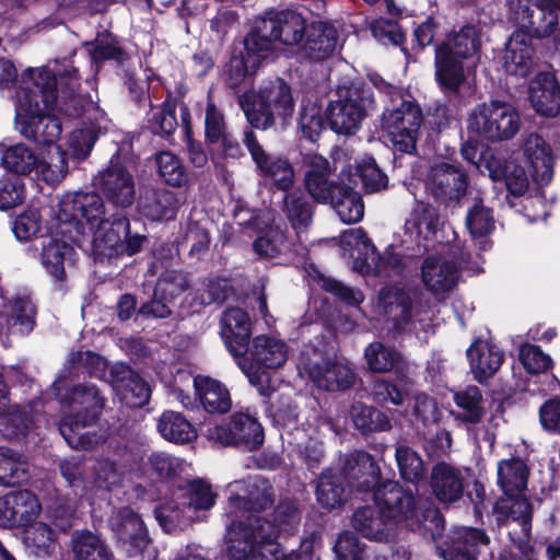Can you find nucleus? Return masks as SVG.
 Segmentation results:
<instances>
[{
  "label": "nucleus",
  "mask_w": 560,
  "mask_h": 560,
  "mask_svg": "<svg viewBox=\"0 0 560 560\" xmlns=\"http://www.w3.org/2000/svg\"><path fill=\"white\" fill-rule=\"evenodd\" d=\"M79 85L78 71L70 59L23 71L12 96L20 132L38 144H56L62 126L49 110L56 108L65 116L78 117L92 106L90 100L77 93Z\"/></svg>",
  "instance_id": "obj_1"
},
{
  "label": "nucleus",
  "mask_w": 560,
  "mask_h": 560,
  "mask_svg": "<svg viewBox=\"0 0 560 560\" xmlns=\"http://www.w3.org/2000/svg\"><path fill=\"white\" fill-rule=\"evenodd\" d=\"M56 233L74 241V233L93 235L95 253L116 249L121 234L128 231V218L117 211L110 213L102 197L95 192H68L59 200L56 213Z\"/></svg>",
  "instance_id": "obj_2"
},
{
  "label": "nucleus",
  "mask_w": 560,
  "mask_h": 560,
  "mask_svg": "<svg viewBox=\"0 0 560 560\" xmlns=\"http://www.w3.org/2000/svg\"><path fill=\"white\" fill-rule=\"evenodd\" d=\"M226 553L231 560H313L314 544L303 540L296 550L287 552L272 540L273 526L261 518L228 517Z\"/></svg>",
  "instance_id": "obj_3"
},
{
  "label": "nucleus",
  "mask_w": 560,
  "mask_h": 560,
  "mask_svg": "<svg viewBox=\"0 0 560 560\" xmlns=\"http://www.w3.org/2000/svg\"><path fill=\"white\" fill-rule=\"evenodd\" d=\"M54 394L61 404L73 406L78 409L75 415L65 417L59 423V432L72 448L91 450L104 441L102 434L86 430L91 428L101 413L105 398L100 390L91 384H80L62 394L66 388V380L59 377L51 385Z\"/></svg>",
  "instance_id": "obj_4"
},
{
  "label": "nucleus",
  "mask_w": 560,
  "mask_h": 560,
  "mask_svg": "<svg viewBox=\"0 0 560 560\" xmlns=\"http://www.w3.org/2000/svg\"><path fill=\"white\" fill-rule=\"evenodd\" d=\"M372 85L388 98L383 113L382 127L387 132L396 150L405 153L416 151L422 112L411 96L400 88L385 81L380 74L369 75Z\"/></svg>",
  "instance_id": "obj_5"
},
{
  "label": "nucleus",
  "mask_w": 560,
  "mask_h": 560,
  "mask_svg": "<svg viewBox=\"0 0 560 560\" xmlns=\"http://www.w3.org/2000/svg\"><path fill=\"white\" fill-rule=\"evenodd\" d=\"M240 105L252 127L268 129L280 122L285 125L294 110V100L290 86L282 80H276L240 96Z\"/></svg>",
  "instance_id": "obj_6"
},
{
  "label": "nucleus",
  "mask_w": 560,
  "mask_h": 560,
  "mask_svg": "<svg viewBox=\"0 0 560 560\" xmlns=\"http://www.w3.org/2000/svg\"><path fill=\"white\" fill-rule=\"evenodd\" d=\"M340 246L345 255L352 258V269L361 275L392 277L401 275L407 268V257L395 253L389 246L382 255L376 253L362 229H351L340 236Z\"/></svg>",
  "instance_id": "obj_7"
},
{
  "label": "nucleus",
  "mask_w": 560,
  "mask_h": 560,
  "mask_svg": "<svg viewBox=\"0 0 560 560\" xmlns=\"http://www.w3.org/2000/svg\"><path fill=\"white\" fill-rule=\"evenodd\" d=\"M305 28L304 18L295 11H269L255 19L253 30L245 37V45L249 51H265L270 56L277 42L284 45L298 44Z\"/></svg>",
  "instance_id": "obj_8"
},
{
  "label": "nucleus",
  "mask_w": 560,
  "mask_h": 560,
  "mask_svg": "<svg viewBox=\"0 0 560 560\" xmlns=\"http://www.w3.org/2000/svg\"><path fill=\"white\" fill-rule=\"evenodd\" d=\"M1 164L12 173L33 175L48 184L60 182L68 173L66 152L55 147L48 152V160L40 159L24 143L7 148L2 152Z\"/></svg>",
  "instance_id": "obj_9"
},
{
  "label": "nucleus",
  "mask_w": 560,
  "mask_h": 560,
  "mask_svg": "<svg viewBox=\"0 0 560 560\" xmlns=\"http://www.w3.org/2000/svg\"><path fill=\"white\" fill-rule=\"evenodd\" d=\"M469 256L470 254L464 249L459 250L458 257L453 252L428 256L420 267L421 282L425 290L438 301L445 300L447 294L457 285L460 269L472 272L480 271L477 261L469 262Z\"/></svg>",
  "instance_id": "obj_10"
},
{
  "label": "nucleus",
  "mask_w": 560,
  "mask_h": 560,
  "mask_svg": "<svg viewBox=\"0 0 560 560\" xmlns=\"http://www.w3.org/2000/svg\"><path fill=\"white\" fill-rule=\"evenodd\" d=\"M374 500L396 529L399 524H405L415 530L420 527L422 518L430 515L438 517V511L434 509H428L422 513L413 493L405 490L397 481H386L380 486L374 492Z\"/></svg>",
  "instance_id": "obj_11"
},
{
  "label": "nucleus",
  "mask_w": 560,
  "mask_h": 560,
  "mask_svg": "<svg viewBox=\"0 0 560 560\" xmlns=\"http://www.w3.org/2000/svg\"><path fill=\"white\" fill-rule=\"evenodd\" d=\"M226 517L259 518L253 512L265 510L273 503L275 491L270 482L259 475L234 480L226 486Z\"/></svg>",
  "instance_id": "obj_12"
},
{
  "label": "nucleus",
  "mask_w": 560,
  "mask_h": 560,
  "mask_svg": "<svg viewBox=\"0 0 560 560\" xmlns=\"http://www.w3.org/2000/svg\"><path fill=\"white\" fill-rule=\"evenodd\" d=\"M521 126L516 108L506 102L491 101L477 106L468 119V129L490 140L513 138Z\"/></svg>",
  "instance_id": "obj_13"
},
{
  "label": "nucleus",
  "mask_w": 560,
  "mask_h": 560,
  "mask_svg": "<svg viewBox=\"0 0 560 560\" xmlns=\"http://www.w3.org/2000/svg\"><path fill=\"white\" fill-rule=\"evenodd\" d=\"M509 12L526 33L560 40V0H509Z\"/></svg>",
  "instance_id": "obj_14"
},
{
  "label": "nucleus",
  "mask_w": 560,
  "mask_h": 560,
  "mask_svg": "<svg viewBox=\"0 0 560 560\" xmlns=\"http://www.w3.org/2000/svg\"><path fill=\"white\" fill-rule=\"evenodd\" d=\"M109 527L118 545L130 558L155 560L156 550L151 544L147 526L142 518L130 508L114 511L109 517Z\"/></svg>",
  "instance_id": "obj_15"
},
{
  "label": "nucleus",
  "mask_w": 560,
  "mask_h": 560,
  "mask_svg": "<svg viewBox=\"0 0 560 560\" xmlns=\"http://www.w3.org/2000/svg\"><path fill=\"white\" fill-rule=\"evenodd\" d=\"M341 98L330 102L327 113L330 128L340 135H353L360 127L368 107L373 104L369 91L350 86Z\"/></svg>",
  "instance_id": "obj_16"
},
{
  "label": "nucleus",
  "mask_w": 560,
  "mask_h": 560,
  "mask_svg": "<svg viewBox=\"0 0 560 560\" xmlns=\"http://www.w3.org/2000/svg\"><path fill=\"white\" fill-rule=\"evenodd\" d=\"M220 334L228 351L234 357L240 369L249 382H255L256 373L253 372V366L247 363L246 357L252 334V322L248 314L238 307L228 308L221 317Z\"/></svg>",
  "instance_id": "obj_17"
},
{
  "label": "nucleus",
  "mask_w": 560,
  "mask_h": 560,
  "mask_svg": "<svg viewBox=\"0 0 560 560\" xmlns=\"http://www.w3.org/2000/svg\"><path fill=\"white\" fill-rule=\"evenodd\" d=\"M207 438L223 446L236 445L254 451L264 443V431L256 418L236 412L229 423L209 427Z\"/></svg>",
  "instance_id": "obj_18"
},
{
  "label": "nucleus",
  "mask_w": 560,
  "mask_h": 560,
  "mask_svg": "<svg viewBox=\"0 0 560 560\" xmlns=\"http://www.w3.org/2000/svg\"><path fill=\"white\" fill-rule=\"evenodd\" d=\"M304 187L310 196L319 203H327L334 200L342 183H346L350 176V170L342 168L334 178L335 168L330 162L322 155L308 154L304 159Z\"/></svg>",
  "instance_id": "obj_19"
},
{
  "label": "nucleus",
  "mask_w": 560,
  "mask_h": 560,
  "mask_svg": "<svg viewBox=\"0 0 560 560\" xmlns=\"http://www.w3.org/2000/svg\"><path fill=\"white\" fill-rule=\"evenodd\" d=\"M298 371L303 378H308L315 386L326 390L347 389L355 380L352 368L343 358L325 359L322 362L305 359L299 363Z\"/></svg>",
  "instance_id": "obj_20"
},
{
  "label": "nucleus",
  "mask_w": 560,
  "mask_h": 560,
  "mask_svg": "<svg viewBox=\"0 0 560 560\" xmlns=\"http://www.w3.org/2000/svg\"><path fill=\"white\" fill-rule=\"evenodd\" d=\"M440 218L436 209L425 202L416 201L405 222V235L415 244L408 257L420 256L433 244Z\"/></svg>",
  "instance_id": "obj_21"
},
{
  "label": "nucleus",
  "mask_w": 560,
  "mask_h": 560,
  "mask_svg": "<svg viewBox=\"0 0 560 560\" xmlns=\"http://www.w3.org/2000/svg\"><path fill=\"white\" fill-rule=\"evenodd\" d=\"M425 187L436 201L448 207L465 196L468 184L463 171L442 162L431 167Z\"/></svg>",
  "instance_id": "obj_22"
},
{
  "label": "nucleus",
  "mask_w": 560,
  "mask_h": 560,
  "mask_svg": "<svg viewBox=\"0 0 560 560\" xmlns=\"http://www.w3.org/2000/svg\"><path fill=\"white\" fill-rule=\"evenodd\" d=\"M249 358L247 363L253 366V372L256 373L255 382H250L255 386H260L268 376L260 372V368L278 369L288 359L289 348L287 343L277 337L268 335L256 336L252 341V347H248Z\"/></svg>",
  "instance_id": "obj_23"
},
{
  "label": "nucleus",
  "mask_w": 560,
  "mask_h": 560,
  "mask_svg": "<svg viewBox=\"0 0 560 560\" xmlns=\"http://www.w3.org/2000/svg\"><path fill=\"white\" fill-rule=\"evenodd\" d=\"M244 143L261 174L275 186L281 190H288L293 186L294 170L288 160L267 154L253 131L245 132Z\"/></svg>",
  "instance_id": "obj_24"
},
{
  "label": "nucleus",
  "mask_w": 560,
  "mask_h": 560,
  "mask_svg": "<svg viewBox=\"0 0 560 560\" xmlns=\"http://www.w3.org/2000/svg\"><path fill=\"white\" fill-rule=\"evenodd\" d=\"M40 509V503L33 492H9L0 497V527L27 526L38 516Z\"/></svg>",
  "instance_id": "obj_25"
},
{
  "label": "nucleus",
  "mask_w": 560,
  "mask_h": 560,
  "mask_svg": "<svg viewBox=\"0 0 560 560\" xmlns=\"http://www.w3.org/2000/svg\"><path fill=\"white\" fill-rule=\"evenodd\" d=\"M98 187L114 206L121 209L132 205L135 199V180L130 172L117 160L101 174Z\"/></svg>",
  "instance_id": "obj_26"
},
{
  "label": "nucleus",
  "mask_w": 560,
  "mask_h": 560,
  "mask_svg": "<svg viewBox=\"0 0 560 560\" xmlns=\"http://www.w3.org/2000/svg\"><path fill=\"white\" fill-rule=\"evenodd\" d=\"M490 538L482 529L459 527L454 529L439 553L444 560H477L480 547L487 546Z\"/></svg>",
  "instance_id": "obj_27"
},
{
  "label": "nucleus",
  "mask_w": 560,
  "mask_h": 560,
  "mask_svg": "<svg viewBox=\"0 0 560 560\" xmlns=\"http://www.w3.org/2000/svg\"><path fill=\"white\" fill-rule=\"evenodd\" d=\"M528 97L535 110L546 117L560 114V83L550 71L537 73L528 86Z\"/></svg>",
  "instance_id": "obj_28"
},
{
  "label": "nucleus",
  "mask_w": 560,
  "mask_h": 560,
  "mask_svg": "<svg viewBox=\"0 0 560 560\" xmlns=\"http://www.w3.org/2000/svg\"><path fill=\"white\" fill-rule=\"evenodd\" d=\"M377 312L393 330H405L411 319L410 296L397 287H385L378 293Z\"/></svg>",
  "instance_id": "obj_29"
},
{
  "label": "nucleus",
  "mask_w": 560,
  "mask_h": 560,
  "mask_svg": "<svg viewBox=\"0 0 560 560\" xmlns=\"http://www.w3.org/2000/svg\"><path fill=\"white\" fill-rule=\"evenodd\" d=\"M343 479H348L349 486L360 491L373 488L380 477L381 469L373 456L364 451H353L345 456L341 472Z\"/></svg>",
  "instance_id": "obj_30"
},
{
  "label": "nucleus",
  "mask_w": 560,
  "mask_h": 560,
  "mask_svg": "<svg viewBox=\"0 0 560 560\" xmlns=\"http://www.w3.org/2000/svg\"><path fill=\"white\" fill-rule=\"evenodd\" d=\"M113 388L120 400L132 408L144 406L150 398V387L129 366L117 364L112 369Z\"/></svg>",
  "instance_id": "obj_31"
},
{
  "label": "nucleus",
  "mask_w": 560,
  "mask_h": 560,
  "mask_svg": "<svg viewBox=\"0 0 560 560\" xmlns=\"http://www.w3.org/2000/svg\"><path fill=\"white\" fill-rule=\"evenodd\" d=\"M188 289V280L185 273L173 271L160 278L154 291V298L142 304L139 314L147 318H164L171 314L168 302L164 295L174 298Z\"/></svg>",
  "instance_id": "obj_32"
},
{
  "label": "nucleus",
  "mask_w": 560,
  "mask_h": 560,
  "mask_svg": "<svg viewBox=\"0 0 560 560\" xmlns=\"http://www.w3.org/2000/svg\"><path fill=\"white\" fill-rule=\"evenodd\" d=\"M467 358L474 378L482 384L499 371L504 353L497 345L477 339L467 349Z\"/></svg>",
  "instance_id": "obj_33"
},
{
  "label": "nucleus",
  "mask_w": 560,
  "mask_h": 560,
  "mask_svg": "<svg viewBox=\"0 0 560 560\" xmlns=\"http://www.w3.org/2000/svg\"><path fill=\"white\" fill-rule=\"evenodd\" d=\"M505 71L512 75L526 77L534 66L532 37L524 30L515 31L505 45L503 55Z\"/></svg>",
  "instance_id": "obj_34"
},
{
  "label": "nucleus",
  "mask_w": 560,
  "mask_h": 560,
  "mask_svg": "<svg viewBox=\"0 0 560 560\" xmlns=\"http://www.w3.org/2000/svg\"><path fill=\"white\" fill-rule=\"evenodd\" d=\"M351 523L357 532L370 540L387 542L396 536L394 523L386 518L378 506L355 510Z\"/></svg>",
  "instance_id": "obj_35"
},
{
  "label": "nucleus",
  "mask_w": 560,
  "mask_h": 560,
  "mask_svg": "<svg viewBox=\"0 0 560 560\" xmlns=\"http://www.w3.org/2000/svg\"><path fill=\"white\" fill-rule=\"evenodd\" d=\"M524 155L528 162L533 179L547 185L553 177V154L551 147L537 133L529 135L524 143Z\"/></svg>",
  "instance_id": "obj_36"
},
{
  "label": "nucleus",
  "mask_w": 560,
  "mask_h": 560,
  "mask_svg": "<svg viewBox=\"0 0 560 560\" xmlns=\"http://www.w3.org/2000/svg\"><path fill=\"white\" fill-rule=\"evenodd\" d=\"M179 207L175 192L164 188H143L140 192L139 212L152 221L174 219Z\"/></svg>",
  "instance_id": "obj_37"
},
{
  "label": "nucleus",
  "mask_w": 560,
  "mask_h": 560,
  "mask_svg": "<svg viewBox=\"0 0 560 560\" xmlns=\"http://www.w3.org/2000/svg\"><path fill=\"white\" fill-rule=\"evenodd\" d=\"M36 307L27 294H18L7 300L0 312V323L15 334H28L35 326Z\"/></svg>",
  "instance_id": "obj_38"
},
{
  "label": "nucleus",
  "mask_w": 560,
  "mask_h": 560,
  "mask_svg": "<svg viewBox=\"0 0 560 560\" xmlns=\"http://www.w3.org/2000/svg\"><path fill=\"white\" fill-rule=\"evenodd\" d=\"M472 66H464L463 61L446 55L445 48L435 50V77L440 86L445 92L456 93L467 81L474 71Z\"/></svg>",
  "instance_id": "obj_39"
},
{
  "label": "nucleus",
  "mask_w": 560,
  "mask_h": 560,
  "mask_svg": "<svg viewBox=\"0 0 560 560\" xmlns=\"http://www.w3.org/2000/svg\"><path fill=\"white\" fill-rule=\"evenodd\" d=\"M430 485L433 494L440 502H456L464 493V476L462 471L446 463H439L433 466Z\"/></svg>",
  "instance_id": "obj_40"
},
{
  "label": "nucleus",
  "mask_w": 560,
  "mask_h": 560,
  "mask_svg": "<svg viewBox=\"0 0 560 560\" xmlns=\"http://www.w3.org/2000/svg\"><path fill=\"white\" fill-rule=\"evenodd\" d=\"M192 385L203 409L209 413H225L232 407L229 389L218 380L197 375Z\"/></svg>",
  "instance_id": "obj_41"
},
{
  "label": "nucleus",
  "mask_w": 560,
  "mask_h": 560,
  "mask_svg": "<svg viewBox=\"0 0 560 560\" xmlns=\"http://www.w3.org/2000/svg\"><path fill=\"white\" fill-rule=\"evenodd\" d=\"M338 47L337 31L324 22L313 23L307 31L303 54L312 60H324L330 57Z\"/></svg>",
  "instance_id": "obj_42"
},
{
  "label": "nucleus",
  "mask_w": 560,
  "mask_h": 560,
  "mask_svg": "<svg viewBox=\"0 0 560 560\" xmlns=\"http://www.w3.org/2000/svg\"><path fill=\"white\" fill-rule=\"evenodd\" d=\"M33 421L25 409L10 407L9 389L0 372V431L7 438L25 434Z\"/></svg>",
  "instance_id": "obj_43"
},
{
  "label": "nucleus",
  "mask_w": 560,
  "mask_h": 560,
  "mask_svg": "<svg viewBox=\"0 0 560 560\" xmlns=\"http://www.w3.org/2000/svg\"><path fill=\"white\" fill-rule=\"evenodd\" d=\"M355 186L357 179L349 176L338 192L334 195V200L328 202L339 219L347 224L361 221L364 214V203L361 195L354 190Z\"/></svg>",
  "instance_id": "obj_44"
},
{
  "label": "nucleus",
  "mask_w": 560,
  "mask_h": 560,
  "mask_svg": "<svg viewBox=\"0 0 560 560\" xmlns=\"http://www.w3.org/2000/svg\"><path fill=\"white\" fill-rule=\"evenodd\" d=\"M497 510L499 514L506 517L508 522L515 523L520 527L518 536L529 538L533 506L524 495V492H521V494L504 495L497 502Z\"/></svg>",
  "instance_id": "obj_45"
},
{
  "label": "nucleus",
  "mask_w": 560,
  "mask_h": 560,
  "mask_svg": "<svg viewBox=\"0 0 560 560\" xmlns=\"http://www.w3.org/2000/svg\"><path fill=\"white\" fill-rule=\"evenodd\" d=\"M481 38L479 30L474 25H466L450 35L448 38L436 48H445L446 55L459 60H471L479 52Z\"/></svg>",
  "instance_id": "obj_46"
},
{
  "label": "nucleus",
  "mask_w": 560,
  "mask_h": 560,
  "mask_svg": "<svg viewBox=\"0 0 560 560\" xmlns=\"http://www.w3.org/2000/svg\"><path fill=\"white\" fill-rule=\"evenodd\" d=\"M25 456L8 446H0V486L18 487L30 478Z\"/></svg>",
  "instance_id": "obj_47"
},
{
  "label": "nucleus",
  "mask_w": 560,
  "mask_h": 560,
  "mask_svg": "<svg viewBox=\"0 0 560 560\" xmlns=\"http://www.w3.org/2000/svg\"><path fill=\"white\" fill-rule=\"evenodd\" d=\"M161 436L172 443L187 444L197 439L195 427L179 412L164 411L158 420Z\"/></svg>",
  "instance_id": "obj_48"
},
{
  "label": "nucleus",
  "mask_w": 560,
  "mask_h": 560,
  "mask_svg": "<svg viewBox=\"0 0 560 560\" xmlns=\"http://www.w3.org/2000/svg\"><path fill=\"white\" fill-rule=\"evenodd\" d=\"M40 261L46 271L57 281L65 279V259L72 252L67 240H58L52 236L40 241Z\"/></svg>",
  "instance_id": "obj_49"
},
{
  "label": "nucleus",
  "mask_w": 560,
  "mask_h": 560,
  "mask_svg": "<svg viewBox=\"0 0 560 560\" xmlns=\"http://www.w3.org/2000/svg\"><path fill=\"white\" fill-rule=\"evenodd\" d=\"M528 467L520 458L503 459L498 464V485L504 495L521 494L526 490Z\"/></svg>",
  "instance_id": "obj_50"
},
{
  "label": "nucleus",
  "mask_w": 560,
  "mask_h": 560,
  "mask_svg": "<svg viewBox=\"0 0 560 560\" xmlns=\"http://www.w3.org/2000/svg\"><path fill=\"white\" fill-rule=\"evenodd\" d=\"M71 548L74 560H114L105 542L90 530L74 532Z\"/></svg>",
  "instance_id": "obj_51"
},
{
  "label": "nucleus",
  "mask_w": 560,
  "mask_h": 560,
  "mask_svg": "<svg viewBox=\"0 0 560 560\" xmlns=\"http://www.w3.org/2000/svg\"><path fill=\"white\" fill-rule=\"evenodd\" d=\"M316 499L324 509L340 508L347 499L342 476L331 469L323 472L317 482Z\"/></svg>",
  "instance_id": "obj_52"
},
{
  "label": "nucleus",
  "mask_w": 560,
  "mask_h": 560,
  "mask_svg": "<svg viewBox=\"0 0 560 560\" xmlns=\"http://www.w3.org/2000/svg\"><path fill=\"white\" fill-rule=\"evenodd\" d=\"M106 126L100 121H84L73 130L68 139V149L71 156L75 160L86 159L97 138L106 131Z\"/></svg>",
  "instance_id": "obj_53"
},
{
  "label": "nucleus",
  "mask_w": 560,
  "mask_h": 560,
  "mask_svg": "<svg viewBox=\"0 0 560 560\" xmlns=\"http://www.w3.org/2000/svg\"><path fill=\"white\" fill-rule=\"evenodd\" d=\"M282 210L291 226L298 233L306 229L312 222L313 205L300 189L284 195Z\"/></svg>",
  "instance_id": "obj_54"
},
{
  "label": "nucleus",
  "mask_w": 560,
  "mask_h": 560,
  "mask_svg": "<svg viewBox=\"0 0 560 560\" xmlns=\"http://www.w3.org/2000/svg\"><path fill=\"white\" fill-rule=\"evenodd\" d=\"M269 56L265 51H249L244 44V52L231 57L226 66V81L231 88L238 86Z\"/></svg>",
  "instance_id": "obj_55"
},
{
  "label": "nucleus",
  "mask_w": 560,
  "mask_h": 560,
  "mask_svg": "<svg viewBox=\"0 0 560 560\" xmlns=\"http://www.w3.org/2000/svg\"><path fill=\"white\" fill-rule=\"evenodd\" d=\"M465 225L474 240H482L494 230V218L491 208L487 207L480 198H475L468 206L465 217Z\"/></svg>",
  "instance_id": "obj_56"
},
{
  "label": "nucleus",
  "mask_w": 560,
  "mask_h": 560,
  "mask_svg": "<svg viewBox=\"0 0 560 560\" xmlns=\"http://www.w3.org/2000/svg\"><path fill=\"white\" fill-rule=\"evenodd\" d=\"M253 247L256 254L268 258L287 256L293 253L292 243L278 225L269 226L255 240Z\"/></svg>",
  "instance_id": "obj_57"
},
{
  "label": "nucleus",
  "mask_w": 560,
  "mask_h": 560,
  "mask_svg": "<svg viewBox=\"0 0 560 560\" xmlns=\"http://www.w3.org/2000/svg\"><path fill=\"white\" fill-rule=\"evenodd\" d=\"M299 126L302 136L315 142L324 129L322 104L315 95L305 96L301 104Z\"/></svg>",
  "instance_id": "obj_58"
},
{
  "label": "nucleus",
  "mask_w": 560,
  "mask_h": 560,
  "mask_svg": "<svg viewBox=\"0 0 560 560\" xmlns=\"http://www.w3.org/2000/svg\"><path fill=\"white\" fill-rule=\"evenodd\" d=\"M454 401L463 411L452 412L455 420L477 423L482 418V395L477 386H469L454 394Z\"/></svg>",
  "instance_id": "obj_59"
},
{
  "label": "nucleus",
  "mask_w": 560,
  "mask_h": 560,
  "mask_svg": "<svg viewBox=\"0 0 560 560\" xmlns=\"http://www.w3.org/2000/svg\"><path fill=\"white\" fill-rule=\"evenodd\" d=\"M206 137L210 142L222 141L225 153L234 156L238 152V147L229 139L226 133V125L222 113L213 103H208L206 109Z\"/></svg>",
  "instance_id": "obj_60"
},
{
  "label": "nucleus",
  "mask_w": 560,
  "mask_h": 560,
  "mask_svg": "<svg viewBox=\"0 0 560 560\" xmlns=\"http://www.w3.org/2000/svg\"><path fill=\"white\" fill-rule=\"evenodd\" d=\"M345 170H350V176L357 180L360 177L368 192L381 191L388 185V177L380 170L373 158H365L354 168L349 165Z\"/></svg>",
  "instance_id": "obj_61"
},
{
  "label": "nucleus",
  "mask_w": 560,
  "mask_h": 560,
  "mask_svg": "<svg viewBox=\"0 0 560 560\" xmlns=\"http://www.w3.org/2000/svg\"><path fill=\"white\" fill-rule=\"evenodd\" d=\"M352 421L362 432L387 431L392 424L385 413L363 404H354L351 408Z\"/></svg>",
  "instance_id": "obj_62"
},
{
  "label": "nucleus",
  "mask_w": 560,
  "mask_h": 560,
  "mask_svg": "<svg viewBox=\"0 0 560 560\" xmlns=\"http://www.w3.org/2000/svg\"><path fill=\"white\" fill-rule=\"evenodd\" d=\"M395 457L400 476L404 480L418 483L425 476V468L421 456L407 445L396 447Z\"/></svg>",
  "instance_id": "obj_63"
},
{
  "label": "nucleus",
  "mask_w": 560,
  "mask_h": 560,
  "mask_svg": "<svg viewBox=\"0 0 560 560\" xmlns=\"http://www.w3.org/2000/svg\"><path fill=\"white\" fill-rule=\"evenodd\" d=\"M160 177L170 186L182 187L188 182V174L180 159L171 151L155 155Z\"/></svg>",
  "instance_id": "obj_64"
}]
</instances>
